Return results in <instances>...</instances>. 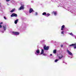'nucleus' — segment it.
<instances>
[{"label":"nucleus","mask_w":76,"mask_h":76,"mask_svg":"<svg viewBox=\"0 0 76 76\" xmlns=\"http://www.w3.org/2000/svg\"><path fill=\"white\" fill-rule=\"evenodd\" d=\"M63 56L62 55H61L59 56V60H61V58H63Z\"/></svg>","instance_id":"9b49d317"},{"label":"nucleus","mask_w":76,"mask_h":76,"mask_svg":"<svg viewBox=\"0 0 76 76\" xmlns=\"http://www.w3.org/2000/svg\"><path fill=\"white\" fill-rule=\"evenodd\" d=\"M63 8H64V9H66V8L65 7H63Z\"/></svg>","instance_id":"7c9ffc66"},{"label":"nucleus","mask_w":76,"mask_h":76,"mask_svg":"<svg viewBox=\"0 0 76 76\" xmlns=\"http://www.w3.org/2000/svg\"><path fill=\"white\" fill-rule=\"evenodd\" d=\"M69 35H71V36H72V37H75V35H73V34L72 33H71L69 34Z\"/></svg>","instance_id":"4468645a"},{"label":"nucleus","mask_w":76,"mask_h":76,"mask_svg":"<svg viewBox=\"0 0 76 76\" xmlns=\"http://www.w3.org/2000/svg\"><path fill=\"white\" fill-rule=\"evenodd\" d=\"M35 15L36 16H37V15H38V13H37V12H35Z\"/></svg>","instance_id":"b1692460"},{"label":"nucleus","mask_w":76,"mask_h":76,"mask_svg":"<svg viewBox=\"0 0 76 76\" xmlns=\"http://www.w3.org/2000/svg\"><path fill=\"white\" fill-rule=\"evenodd\" d=\"M7 5H9V4H8V3H7Z\"/></svg>","instance_id":"4c0bfd02"},{"label":"nucleus","mask_w":76,"mask_h":76,"mask_svg":"<svg viewBox=\"0 0 76 76\" xmlns=\"http://www.w3.org/2000/svg\"><path fill=\"white\" fill-rule=\"evenodd\" d=\"M21 6H22V5H21Z\"/></svg>","instance_id":"a19ab883"},{"label":"nucleus","mask_w":76,"mask_h":76,"mask_svg":"<svg viewBox=\"0 0 76 76\" xmlns=\"http://www.w3.org/2000/svg\"><path fill=\"white\" fill-rule=\"evenodd\" d=\"M18 19L16 20L15 21V24H17V23H18Z\"/></svg>","instance_id":"2eb2a0df"},{"label":"nucleus","mask_w":76,"mask_h":76,"mask_svg":"<svg viewBox=\"0 0 76 76\" xmlns=\"http://www.w3.org/2000/svg\"><path fill=\"white\" fill-rule=\"evenodd\" d=\"M61 4H59L60 6H61Z\"/></svg>","instance_id":"e433bc0d"},{"label":"nucleus","mask_w":76,"mask_h":76,"mask_svg":"<svg viewBox=\"0 0 76 76\" xmlns=\"http://www.w3.org/2000/svg\"><path fill=\"white\" fill-rule=\"evenodd\" d=\"M53 13H54L55 16H56V15H57V12H53Z\"/></svg>","instance_id":"dca6fc26"},{"label":"nucleus","mask_w":76,"mask_h":76,"mask_svg":"<svg viewBox=\"0 0 76 76\" xmlns=\"http://www.w3.org/2000/svg\"><path fill=\"white\" fill-rule=\"evenodd\" d=\"M34 10H33V9L32 8H30L29 11V13H32V12H33Z\"/></svg>","instance_id":"9d476101"},{"label":"nucleus","mask_w":76,"mask_h":76,"mask_svg":"<svg viewBox=\"0 0 76 76\" xmlns=\"http://www.w3.org/2000/svg\"><path fill=\"white\" fill-rule=\"evenodd\" d=\"M4 19H5V20H6V19H7V18H6V17H4Z\"/></svg>","instance_id":"a878e982"},{"label":"nucleus","mask_w":76,"mask_h":76,"mask_svg":"<svg viewBox=\"0 0 76 76\" xmlns=\"http://www.w3.org/2000/svg\"><path fill=\"white\" fill-rule=\"evenodd\" d=\"M67 52V53H68L69 55L70 56V58H73V53L69 51L68 50H66Z\"/></svg>","instance_id":"f257e3e1"},{"label":"nucleus","mask_w":76,"mask_h":76,"mask_svg":"<svg viewBox=\"0 0 76 76\" xmlns=\"http://www.w3.org/2000/svg\"><path fill=\"white\" fill-rule=\"evenodd\" d=\"M0 24H3V23L1 22V23H0Z\"/></svg>","instance_id":"473e14b6"},{"label":"nucleus","mask_w":76,"mask_h":76,"mask_svg":"<svg viewBox=\"0 0 76 76\" xmlns=\"http://www.w3.org/2000/svg\"><path fill=\"white\" fill-rule=\"evenodd\" d=\"M15 9H12V10H11V11H10V12H14V11H15Z\"/></svg>","instance_id":"a211bd4d"},{"label":"nucleus","mask_w":76,"mask_h":76,"mask_svg":"<svg viewBox=\"0 0 76 76\" xmlns=\"http://www.w3.org/2000/svg\"><path fill=\"white\" fill-rule=\"evenodd\" d=\"M3 29L4 30H1L0 31L2 33H4V32L6 31V29H7V27L6 25H4L3 26Z\"/></svg>","instance_id":"f03ea898"},{"label":"nucleus","mask_w":76,"mask_h":76,"mask_svg":"<svg viewBox=\"0 0 76 76\" xmlns=\"http://www.w3.org/2000/svg\"><path fill=\"white\" fill-rule=\"evenodd\" d=\"M56 50H53V53H54V54H56Z\"/></svg>","instance_id":"6ab92c4d"},{"label":"nucleus","mask_w":76,"mask_h":76,"mask_svg":"<svg viewBox=\"0 0 76 76\" xmlns=\"http://www.w3.org/2000/svg\"><path fill=\"white\" fill-rule=\"evenodd\" d=\"M61 34H64V31H62L61 32Z\"/></svg>","instance_id":"5701e85b"},{"label":"nucleus","mask_w":76,"mask_h":76,"mask_svg":"<svg viewBox=\"0 0 76 76\" xmlns=\"http://www.w3.org/2000/svg\"><path fill=\"white\" fill-rule=\"evenodd\" d=\"M26 15H28V13H26Z\"/></svg>","instance_id":"ea45409f"},{"label":"nucleus","mask_w":76,"mask_h":76,"mask_svg":"<svg viewBox=\"0 0 76 76\" xmlns=\"http://www.w3.org/2000/svg\"><path fill=\"white\" fill-rule=\"evenodd\" d=\"M10 1V0H6V1Z\"/></svg>","instance_id":"c85d7f7f"},{"label":"nucleus","mask_w":76,"mask_h":76,"mask_svg":"<svg viewBox=\"0 0 76 76\" xmlns=\"http://www.w3.org/2000/svg\"><path fill=\"white\" fill-rule=\"evenodd\" d=\"M70 47H72V46H73L74 48L75 49H76V43L75 44H72L71 45H69Z\"/></svg>","instance_id":"423d86ee"},{"label":"nucleus","mask_w":76,"mask_h":76,"mask_svg":"<svg viewBox=\"0 0 76 76\" xmlns=\"http://www.w3.org/2000/svg\"><path fill=\"white\" fill-rule=\"evenodd\" d=\"M67 10H68V11H69V9H67Z\"/></svg>","instance_id":"58836bf2"},{"label":"nucleus","mask_w":76,"mask_h":76,"mask_svg":"<svg viewBox=\"0 0 76 76\" xmlns=\"http://www.w3.org/2000/svg\"><path fill=\"white\" fill-rule=\"evenodd\" d=\"M2 28V26L0 25V28Z\"/></svg>","instance_id":"bb28decb"},{"label":"nucleus","mask_w":76,"mask_h":76,"mask_svg":"<svg viewBox=\"0 0 76 76\" xmlns=\"http://www.w3.org/2000/svg\"><path fill=\"white\" fill-rule=\"evenodd\" d=\"M43 48L44 50H48V49H49V47H46V45H45L44 47Z\"/></svg>","instance_id":"20e7f679"},{"label":"nucleus","mask_w":76,"mask_h":76,"mask_svg":"<svg viewBox=\"0 0 76 76\" xmlns=\"http://www.w3.org/2000/svg\"><path fill=\"white\" fill-rule=\"evenodd\" d=\"M58 60H58V59H56L55 61V63H56V62H57V61H58Z\"/></svg>","instance_id":"4be33fe9"},{"label":"nucleus","mask_w":76,"mask_h":76,"mask_svg":"<svg viewBox=\"0 0 76 76\" xmlns=\"http://www.w3.org/2000/svg\"><path fill=\"white\" fill-rule=\"evenodd\" d=\"M40 52L39 51V49H37L35 52V54H36V56H38L39 54H39Z\"/></svg>","instance_id":"7ed1b4c3"},{"label":"nucleus","mask_w":76,"mask_h":76,"mask_svg":"<svg viewBox=\"0 0 76 76\" xmlns=\"http://www.w3.org/2000/svg\"><path fill=\"white\" fill-rule=\"evenodd\" d=\"M1 6V3H0V7Z\"/></svg>","instance_id":"2f4dec72"},{"label":"nucleus","mask_w":76,"mask_h":76,"mask_svg":"<svg viewBox=\"0 0 76 76\" xmlns=\"http://www.w3.org/2000/svg\"><path fill=\"white\" fill-rule=\"evenodd\" d=\"M23 9H24V5H23L18 9V10H23Z\"/></svg>","instance_id":"39448f33"},{"label":"nucleus","mask_w":76,"mask_h":76,"mask_svg":"<svg viewBox=\"0 0 76 76\" xmlns=\"http://www.w3.org/2000/svg\"><path fill=\"white\" fill-rule=\"evenodd\" d=\"M75 37V38L76 39V36L75 35V37Z\"/></svg>","instance_id":"cd10ccee"},{"label":"nucleus","mask_w":76,"mask_h":76,"mask_svg":"<svg viewBox=\"0 0 76 76\" xmlns=\"http://www.w3.org/2000/svg\"><path fill=\"white\" fill-rule=\"evenodd\" d=\"M12 33L15 35H18L19 34V32H18L13 31L12 32Z\"/></svg>","instance_id":"0eeeda50"},{"label":"nucleus","mask_w":76,"mask_h":76,"mask_svg":"<svg viewBox=\"0 0 76 76\" xmlns=\"http://www.w3.org/2000/svg\"><path fill=\"white\" fill-rule=\"evenodd\" d=\"M50 15V14H49V13H48L47 14V15L46 16L47 17H48Z\"/></svg>","instance_id":"aec40b11"},{"label":"nucleus","mask_w":76,"mask_h":76,"mask_svg":"<svg viewBox=\"0 0 76 76\" xmlns=\"http://www.w3.org/2000/svg\"><path fill=\"white\" fill-rule=\"evenodd\" d=\"M45 41V40H43L42 41H41V42H44Z\"/></svg>","instance_id":"412c9836"},{"label":"nucleus","mask_w":76,"mask_h":76,"mask_svg":"<svg viewBox=\"0 0 76 76\" xmlns=\"http://www.w3.org/2000/svg\"><path fill=\"white\" fill-rule=\"evenodd\" d=\"M33 2H34V1H31V3H33Z\"/></svg>","instance_id":"c9c22d12"},{"label":"nucleus","mask_w":76,"mask_h":76,"mask_svg":"<svg viewBox=\"0 0 76 76\" xmlns=\"http://www.w3.org/2000/svg\"><path fill=\"white\" fill-rule=\"evenodd\" d=\"M44 53V49H42L41 52V54H43Z\"/></svg>","instance_id":"ddd939ff"},{"label":"nucleus","mask_w":76,"mask_h":76,"mask_svg":"<svg viewBox=\"0 0 76 76\" xmlns=\"http://www.w3.org/2000/svg\"><path fill=\"white\" fill-rule=\"evenodd\" d=\"M52 56V54H50V56Z\"/></svg>","instance_id":"72a5a7b5"},{"label":"nucleus","mask_w":76,"mask_h":76,"mask_svg":"<svg viewBox=\"0 0 76 76\" xmlns=\"http://www.w3.org/2000/svg\"><path fill=\"white\" fill-rule=\"evenodd\" d=\"M63 45H61V47H63Z\"/></svg>","instance_id":"c756f323"},{"label":"nucleus","mask_w":76,"mask_h":76,"mask_svg":"<svg viewBox=\"0 0 76 76\" xmlns=\"http://www.w3.org/2000/svg\"><path fill=\"white\" fill-rule=\"evenodd\" d=\"M42 15H44V16H45L47 15V13H46V12H44L42 14Z\"/></svg>","instance_id":"f3484780"},{"label":"nucleus","mask_w":76,"mask_h":76,"mask_svg":"<svg viewBox=\"0 0 76 76\" xmlns=\"http://www.w3.org/2000/svg\"><path fill=\"white\" fill-rule=\"evenodd\" d=\"M64 27H65V26L64 25H63L61 26V31H63V30L64 29Z\"/></svg>","instance_id":"f8f14e48"},{"label":"nucleus","mask_w":76,"mask_h":76,"mask_svg":"<svg viewBox=\"0 0 76 76\" xmlns=\"http://www.w3.org/2000/svg\"><path fill=\"white\" fill-rule=\"evenodd\" d=\"M43 54V56H47V54H46L44 53Z\"/></svg>","instance_id":"393cba45"},{"label":"nucleus","mask_w":76,"mask_h":76,"mask_svg":"<svg viewBox=\"0 0 76 76\" xmlns=\"http://www.w3.org/2000/svg\"><path fill=\"white\" fill-rule=\"evenodd\" d=\"M63 63H65V62H64V61H63Z\"/></svg>","instance_id":"f704fd0d"},{"label":"nucleus","mask_w":76,"mask_h":76,"mask_svg":"<svg viewBox=\"0 0 76 76\" xmlns=\"http://www.w3.org/2000/svg\"><path fill=\"white\" fill-rule=\"evenodd\" d=\"M69 12H71L72 13H74V15L76 16V12L75 11L73 10H71V11H70Z\"/></svg>","instance_id":"6e6552de"},{"label":"nucleus","mask_w":76,"mask_h":76,"mask_svg":"<svg viewBox=\"0 0 76 76\" xmlns=\"http://www.w3.org/2000/svg\"><path fill=\"white\" fill-rule=\"evenodd\" d=\"M14 16H15V17H17V14H16L13 13L11 15V17H13Z\"/></svg>","instance_id":"1a4fd4ad"}]
</instances>
